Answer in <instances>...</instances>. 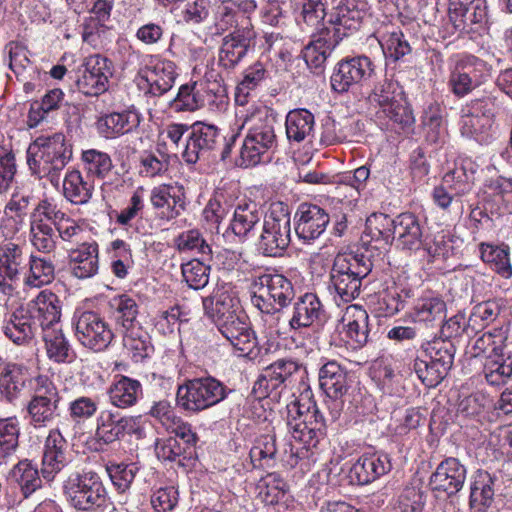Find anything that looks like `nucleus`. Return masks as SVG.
Segmentation results:
<instances>
[{"label":"nucleus","mask_w":512,"mask_h":512,"mask_svg":"<svg viewBox=\"0 0 512 512\" xmlns=\"http://www.w3.org/2000/svg\"><path fill=\"white\" fill-rule=\"evenodd\" d=\"M364 251L339 252L329 271L328 290L334 298L344 303L356 299L362 281L373 269L382 271L384 266V215L372 213L366 219L361 237Z\"/></svg>","instance_id":"1"},{"label":"nucleus","mask_w":512,"mask_h":512,"mask_svg":"<svg viewBox=\"0 0 512 512\" xmlns=\"http://www.w3.org/2000/svg\"><path fill=\"white\" fill-rule=\"evenodd\" d=\"M71 158V145L61 133L37 137L27 150V164L32 174L48 179L54 187L59 186L61 172Z\"/></svg>","instance_id":"2"},{"label":"nucleus","mask_w":512,"mask_h":512,"mask_svg":"<svg viewBox=\"0 0 512 512\" xmlns=\"http://www.w3.org/2000/svg\"><path fill=\"white\" fill-rule=\"evenodd\" d=\"M276 118L266 107L255 108L242 124L246 135L240 149L239 165L255 166L262 157L277 147Z\"/></svg>","instance_id":"3"},{"label":"nucleus","mask_w":512,"mask_h":512,"mask_svg":"<svg viewBox=\"0 0 512 512\" xmlns=\"http://www.w3.org/2000/svg\"><path fill=\"white\" fill-rule=\"evenodd\" d=\"M291 242V220L288 205L272 203L264 215L262 232L258 241L259 251L269 257H278Z\"/></svg>","instance_id":"4"},{"label":"nucleus","mask_w":512,"mask_h":512,"mask_svg":"<svg viewBox=\"0 0 512 512\" xmlns=\"http://www.w3.org/2000/svg\"><path fill=\"white\" fill-rule=\"evenodd\" d=\"M229 392L231 390L214 377L194 378L178 387L176 403L186 412L199 413L220 403Z\"/></svg>","instance_id":"5"},{"label":"nucleus","mask_w":512,"mask_h":512,"mask_svg":"<svg viewBox=\"0 0 512 512\" xmlns=\"http://www.w3.org/2000/svg\"><path fill=\"white\" fill-rule=\"evenodd\" d=\"M58 389L46 376L35 378L30 399L25 404L26 419L35 429L46 428L60 416Z\"/></svg>","instance_id":"6"},{"label":"nucleus","mask_w":512,"mask_h":512,"mask_svg":"<svg viewBox=\"0 0 512 512\" xmlns=\"http://www.w3.org/2000/svg\"><path fill=\"white\" fill-rule=\"evenodd\" d=\"M251 300L262 313L274 314L288 306L295 297L292 282L282 274L263 273L255 278Z\"/></svg>","instance_id":"7"},{"label":"nucleus","mask_w":512,"mask_h":512,"mask_svg":"<svg viewBox=\"0 0 512 512\" xmlns=\"http://www.w3.org/2000/svg\"><path fill=\"white\" fill-rule=\"evenodd\" d=\"M64 492L70 504L77 510L95 511L107 504V492L96 474H72L68 477Z\"/></svg>","instance_id":"8"},{"label":"nucleus","mask_w":512,"mask_h":512,"mask_svg":"<svg viewBox=\"0 0 512 512\" xmlns=\"http://www.w3.org/2000/svg\"><path fill=\"white\" fill-rule=\"evenodd\" d=\"M293 411L298 415L288 421V426L292 437L302 442L308 448L316 447L317 444L326 436V421L315 402L309 401L306 406L304 403L295 402L288 406V412Z\"/></svg>","instance_id":"9"},{"label":"nucleus","mask_w":512,"mask_h":512,"mask_svg":"<svg viewBox=\"0 0 512 512\" xmlns=\"http://www.w3.org/2000/svg\"><path fill=\"white\" fill-rule=\"evenodd\" d=\"M369 316L366 310L358 305H350L346 308L341 323L346 337L363 346L374 338L379 340L383 334L381 330L382 308L374 309Z\"/></svg>","instance_id":"10"},{"label":"nucleus","mask_w":512,"mask_h":512,"mask_svg":"<svg viewBox=\"0 0 512 512\" xmlns=\"http://www.w3.org/2000/svg\"><path fill=\"white\" fill-rule=\"evenodd\" d=\"M113 64L108 58L94 54L86 57L77 71L75 81L78 90L86 96H99L109 87Z\"/></svg>","instance_id":"11"},{"label":"nucleus","mask_w":512,"mask_h":512,"mask_svg":"<svg viewBox=\"0 0 512 512\" xmlns=\"http://www.w3.org/2000/svg\"><path fill=\"white\" fill-rule=\"evenodd\" d=\"M73 324L77 340L93 351L105 350L114 338L109 324L94 311H83L75 315Z\"/></svg>","instance_id":"12"},{"label":"nucleus","mask_w":512,"mask_h":512,"mask_svg":"<svg viewBox=\"0 0 512 512\" xmlns=\"http://www.w3.org/2000/svg\"><path fill=\"white\" fill-rule=\"evenodd\" d=\"M240 29L231 31L222 38L218 53V64L226 70H233L254 48L257 33L251 20H244Z\"/></svg>","instance_id":"13"},{"label":"nucleus","mask_w":512,"mask_h":512,"mask_svg":"<svg viewBox=\"0 0 512 512\" xmlns=\"http://www.w3.org/2000/svg\"><path fill=\"white\" fill-rule=\"evenodd\" d=\"M220 130L211 124L196 122L190 126V132L182 157L187 164H195L202 158H207L215 150L221 140Z\"/></svg>","instance_id":"14"},{"label":"nucleus","mask_w":512,"mask_h":512,"mask_svg":"<svg viewBox=\"0 0 512 512\" xmlns=\"http://www.w3.org/2000/svg\"><path fill=\"white\" fill-rule=\"evenodd\" d=\"M467 468L458 458L447 457L442 460L431 474L429 487L435 493L446 497L456 496L464 487Z\"/></svg>","instance_id":"15"},{"label":"nucleus","mask_w":512,"mask_h":512,"mask_svg":"<svg viewBox=\"0 0 512 512\" xmlns=\"http://www.w3.org/2000/svg\"><path fill=\"white\" fill-rule=\"evenodd\" d=\"M28 255L23 245L14 242L0 244V292L10 295L13 283L19 280L27 267Z\"/></svg>","instance_id":"16"},{"label":"nucleus","mask_w":512,"mask_h":512,"mask_svg":"<svg viewBox=\"0 0 512 512\" xmlns=\"http://www.w3.org/2000/svg\"><path fill=\"white\" fill-rule=\"evenodd\" d=\"M386 116L389 117L386 130L397 136L411 131L414 123L412 111L408 107L403 89L392 82L386 85Z\"/></svg>","instance_id":"17"},{"label":"nucleus","mask_w":512,"mask_h":512,"mask_svg":"<svg viewBox=\"0 0 512 512\" xmlns=\"http://www.w3.org/2000/svg\"><path fill=\"white\" fill-rule=\"evenodd\" d=\"M46 211H50L48 198L40 200L31 213L30 241L39 252L48 254L55 251L59 235Z\"/></svg>","instance_id":"18"},{"label":"nucleus","mask_w":512,"mask_h":512,"mask_svg":"<svg viewBox=\"0 0 512 512\" xmlns=\"http://www.w3.org/2000/svg\"><path fill=\"white\" fill-rule=\"evenodd\" d=\"M375 66L367 56H359L340 61L331 76V87L338 93L347 92L350 87L371 77Z\"/></svg>","instance_id":"19"},{"label":"nucleus","mask_w":512,"mask_h":512,"mask_svg":"<svg viewBox=\"0 0 512 512\" xmlns=\"http://www.w3.org/2000/svg\"><path fill=\"white\" fill-rule=\"evenodd\" d=\"M301 370V365L296 361L279 359L262 370L255 382L254 389L260 391L263 396H269L273 391L283 389L291 384Z\"/></svg>","instance_id":"20"},{"label":"nucleus","mask_w":512,"mask_h":512,"mask_svg":"<svg viewBox=\"0 0 512 512\" xmlns=\"http://www.w3.org/2000/svg\"><path fill=\"white\" fill-rule=\"evenodd\" d=\"M137 430V421L134 417L120 416L118 412L103 410L96 419L95 439L98 443L108 445Z\"/></svg>","instance_id":"21"},{"label":"nucleus","mask_w":512,"mask_h":512,"mask_svg":"<svg viewBox=\"0 0 512 512\" xmlns=\"http://www.w3.org/2000/svg\"><path fill=\"white\" fill-rule=\"evenodd\" d=\"M294 221L297 236L309 242L319 238L325 232L330 216L318 205L302 203L295 213Z\"/></svg>","instance_id":"22"},{"label":"nucleus","mask_w":512,"mask_h":512,"mask_svg":"<svg viewBox=\"0 0 512 512\" xmlns=\"http://www.w3.org/2000/svg\"><path fill=\"white\" fill-rule=\"evenodd\" d=\"M326 318L324 306L314 293H305L293 303L288 321L290 330L298 331L321 325Z\"/></svg>","instance_id":"23"},{"label":"nucleus","mask_w":512,"mask_h":512,"mask_svg":"<svg viewBox=\"0 0 512 512\" xmlns=\"http://www.w3.org/2000/svg\"><path fill=\"white\" fill-rule=\"evenodd\" d=\"M26 308L33 321L44 331L46 328H56L61 318L62 302L55 293L43 290Z\"/></svg>","instance_id":"24"},{"label":"nucleus","mask_w":512,"mask_h":512,"mask_svg":"<svg viewBox=\"0 0 512 512\" xmlns=\"http://www.w3.org/2000/svg\"><path fill=\"white\" fill-rule=\"evenodd\" d=\"M217 327L230 344L244 355L250 354L256 346L255 333L242 312Z\"/></svg>","instance_id":"25"},{"label":"nucleus","mask_w":512,"mask_h":512,"mask_svg":"<svg viewBox=\"0 0 512 512\" xmlns=\"http://www.w3.org/2000/svg\"><path fill=\"white\" fill-rule=\"evenodd\" d=\"M71 275L78 279L95 276L99 269V247L96 242H84L68 254Z\"/></svg>","instance_id":"26"},{"label":"nucleus","mask_w":512,"mask_h":512,"mask_svg":"<svg viewBox=\"0 0 512 512\" xmlns=\"http://www.w3.org/2000/svg\"><path fill=\"white\" fill-rule=\"evenodd\" d=\"M28 381L29 377L22 367L5 365L0 373V401L14 407L21 405Z\"/></svg>","instance_id":"27"},{"label":"nucleus","mask_w":512,"mask_h":512,"mask_svg":"<svg viewBox=\"0 0 512 512\" xmlns=\"http://www.w3.org/2000/svg\"><path fill=\"white\" fill-rule=\"evenodd\" d=\"M140 74L149 86L148 92L153 96L167 93L173 87L177 75L175 64L169 60H158L146 65Z\"/></svg>","instance_id":"28"},{"label":"nucleus","mask_w":512,"mask_h":512,"mask_svg":"<svg viewBox=\"0 0 512 512\" xmlns=\"http://www.w3.org/2000/svg\"><path fill=\"white\" fill-rule=\"evenodd\" d=\"M496 477L483 469L476 470L470 479L469 506L475 512H487L494 503Z\"/></svg>","instance_id":"29"},{"label":"nucleus","mask_w":512,"mask_h":512,"mask_svg":"<svg viewBox=\"0 0 512 512\" xmlns=\"http://www.w3.org/2000/svg\"><path fill=\"white\" fill-rule=\"evenodd\" d=\"M38 325L33 321L27 308L20 307L12 312L5 320L2 327L4 335L17 345L29 343Z\"/></svg>","instance_id":"30"},{"label":"nucleus","mask_w":512,"mask_h":512,"mask_svg":"<svg viewBox=\"0 0 512 512\" xmlns=\"http://www.w3.org/2000/svg\"><path fill=\"white\" fill-rule=\"evenodd\" d=\"M363 19V11L358 8L356 0H340L329 13L331 32L339 31V41L349 32L356 31Z\"/></svg>","instance_id":"31"},{"label":"nucleus","mask_w":512,"mask_h":512,"mask_svg":"<svg viewBox=\"0 0 512 512\" xmlns=\"http://www.w3.org/2000/svg\"><path fill=\"white\" fill-rule=\"evenodd\" d=\"M319 384L324 393L336 401L342 398L350 387L348 372L336 361H329L319 371Z\"/></svg>","instance_id":"32"},{"label":"nucleus","mask_w":512,"mask_h":512,"mask_svg":"<svg viewBox=\"0 0 512 512\" xmlns=\"http://www.w3.org/2000/svg\"><path fill=\"white\" fill-rule=\"evenodd\" d=\"M107 395L113 406L121 409L130 408L142 395V385L136 379L118 375L107 389Z\"/></svg>","instance_id":"33"},{"label":"nucleus","mask_w":512,"mask_h":512,"mask_svg":"<svg viewBox=\"0 0 512 512\" xmlns=\"http://www.w3.org/2000/svg\"><path fill=\"white\" fill-rule=\"evenodd\" d=\"M392 241L403 249H412L420 242L422 231L418 219L411 213H401L392 220Z\"/></svg>","instance_id":"34"},{"label":"nucleus","mask_w":512,"mask_h":512,"mask_svg":"<svg viewBox=\"0 0 512 512\" xmlns=\"http://www.w3.org/2000/svg\"><path fill=\"white\" fill-rule=\"evenodd\" d=\"M202 303L205 314L217 326L242 312L239 300L226 291L203 298Z\"/></svg>","instance_id":"35"},{"label":"nucleus","mask_w":512,"mask_h":512,"mask_svg":"<svg viewBox=\"0 0 512 512\" xmlns=\"http://www.w3.org/2000/svg\"><path fill=\"white\" fill-rule=\"evenodd\" d=\"M339 43V31L331 32L325 28L318 37L311 41L304 49V60L308 66L320 68L331 55Z\"/></svg>","instance_id":"36"},{"label":"nucleus","mask_w":512,"mask_h":512,"mask_svg":"<svg viewBox=\"0 0 512 512\" xmlns=\"http://www.w3.org/2000/svg\"><path fill=\"white\" fill-rule=\"evenodd\" d=\"M150 202L155 209H161L162 218L167 220L178 217L181 210H184L185 203L175 188L171 185L162 184L151 190Z\"/></svg>","instance_id":"37"},{"label":"nucleus","mask_w":512,"mask_h":512,"mask_svg":"<svg viewBox=\"0 0 512 512\" xmlns=\"http://www.w3.org/2000/svg\"><path fill=\"white\" fill-rule=\"evenodd\" d=\"M314 125V115L307 109H295L290 111L285 120L288 141L301 143L310 139L313 135Z\"/></svg>","instance_id":"38"},{"label":"nucleus","mask_w":512,"mask_h":512,"mask_svg":"<svg viewBox=\"0 0 512 512\" xmlns=\"http://www.w3.org/2000/svg\"><path fill=\"white\" fill-rule=\"evenodd\" d=\"M450 19L462 24H477L485 20L487 5L485 0H449Z\"/></svg>","instance_id":"39"},{"label":"nucleus","mask_w":512,"mask_h":512,"mask_svg":"<svg viewBox=\"0 0 512 512\" xmlns=\"http://www.w3.org/2000/svg\"><path fill=\"white\" fill-rule=\"evenodd\" d=\"M94 184L84 179L79 170L68 171L63 179V195L74 205L87 204L92 198Z\"/></svg>","instance_id":"40"},{"label":"nucleus","mask_w":512,"mask_h":512,"mask_svg":"<svg viewBox=\"0 0 512 512\" xmlns=\"http://www.w3.org/2000/svg\"><path fill=\"white\" fill-rule=\"evenodd\" d=\"M482 375L489 386L500 387L512 379V357L503 354L489 355L484 362Z\"/></svg>","instance_id":"41"},{"label":"nucleus","mask_w":512,"mask_h":512,"mask_svg":"<svg viewBox=\"0 0 512 512\" xmlns=\"http://www.w3.org/2000/svg\"><path fill=\"white\" fill-rule=\"evenodd\" d=\"M262 218L263 213L257 203L244 201L235 208L231 229L235 235L247 237Z\"/></svg>","instance_id":"42"},{"label":"nucleus","mask_w":512,"mask_h":512,"mask_svg":"<svg viewBox=\"0 0 512 512\" xmlns=\"http://www.w3.org/2000/svg\"><path fill=\"white\" fill-rule=\"evenodd\" d=\"M27 266L24 284L28 287L40 288L55 279V265L50 258L28 255Z\"/></svg>","instance_id":"43"},{"label":"nucleus","mask_w":512,"mask_h":512,"mask_svg":"<svg viewBox=\"0 0 512 512\" xmlns=\"http://www.w3.org/2000/svg\"><path fill=\"white\" fill-rule=\"evenodd\" d=\"M109 305L112 317L116 325L122 328V332L139 326L137 321L139 307L133 298L122 294L114 297Z\"/></svg>","instance_id":"44"},{"label":"nucleus","mask_w":512,"mask_h":512,"mask_svg":"<svg viewBox=\"0 0 512 512\" xmlns=\"http://www.w3.org/2000/svg\"><path fill=\"white\" fill-rule=\"evenodd\" d=\"M20 427L14 417L0 418V465L7 464L19 446Z\"/></svg>","instance_id":"45"},{"label":"nucleus","mask_w":512,"mask_h":512,"mask_svg":"<svg viewBox=\"0 0 512 512\" xmlns=\"http://www.w3.org/2000/svg\"><path fill=\"white\" fill-rule=\"evenodd\" d=\"M43 341L47 356L57 363L70 362L73 351L63 332L59 328H46L43 331Z\"/></svg>","instance_id":"46"},{"label":"nucleus","mask_w":512,"mask_h":512,"mask_svg":"<svg viewBox=\"0 0 512 512\" xmlns=\"http://www.w3.org/2000/svg\"><path fill=\"white\" fill-rule=\"evenodd\" d=\"M123 346L135 362L142 361L154 351L148 333L140 326L123 331Z\"/></svg>","instance_id":"47"},{"label":"nucleus","mask_w":512,"mask_h":512,"mask_svg":"<svg viewBox=\"0 0 512 512\" xmlns=\"http://www.w3.org/2000/svg\"><path fill=\"white\" fill-rule=\"evenodd\" d=\"M64 100V93L61 89L54 88L49 90L40 102L35 101L31 104L28 113V123L30 127L37 126L42 122L46 115L60 108Z\"/></svg>","instance_id":"48"},{"label":"nucleus","mask_w":512,"mask_h":512,"mask_svg":"<svg viewBox=\"0 0 512 512\" xmlns=\"http://www.w3.org/2000/svg\"><path fill=\"white\" fill-rule=\"evenodd\" d=\"M442 108L438 104H431L425 109L422 123L426 140L431 144L444 142L446 128L444 125Z\"/></svg>","instance_id":"49"},{"label":"nucleus","mask_w":512,"mask_h":512,"mask_svg":"<svg viewBox=\"0 0 512 512\" xmlns=\"http://www.w3.org/2000/svg\"><path fill=\"white\" fill-rule=\"evenodd\" d=\"M49 208L50 211L46 212L48 219L50 218L53 222L56 234L59 235V238L63 241H73L74 238L82 232L81 226L63 212L51 199H49Z\"/></svg>","instance_id":"50"},{"label":"nucleus","mask_w":512,"mask_h":512,"mask_svg":"<svg viewBox=\"0 0 512 512\" xmlns=\"http://www.w3.org/2000/svg\"><path fill=\"white\" fill-rule=\"evenodd\" d=\"M12 477L19 484L25 498L41 487L38 469L27 459L19 461L14 466Z\"/></svg>","instance_id":"51"},{"label":"nucleus","mask_w":512,"mask_h":512,"mask_svg":"<svg viewBox=\"0 0 512 512\" xmlns=\"http://www.w3.org/2000/svg\"><path fill=\"white\" fill-rule=\"evenodd\" d=\"M384 474V465L379 457H361L350 469L351 479L358 484L364 485L378 479Z\"/></svg>","instance_id":"52"},{"label":"nucleus","mask_w":512,"mask_h":512,"mask_svg":"<svg viewBox=\"0 0 512 512\" xmlns=\"http://www.w3.org/2000/svg\"><path fill=\"white\" fill-rule=\"evenodd\" d=\"M394 273L395 275L393 273L390 275L392 286L386 287V317L392 316L403 309L404 301L401 299L402 293L405 294V297L409 296V291L406 289L407 276L405 275V271L397 270Z\"/></svg>","instance_id":"53"},{"label":"nucleus","mask_w":512,"mask_h":512,"mask_svg":"<svg viewBox=\"0 0 512 512\" xmlns=\"http://www.w3.org/2000/svg\"><path fill=\"white\" fill-rule=\"evenodd\" d=\"M480 253L481 259L502 277L510 278L512 276V266L507 247L502 248L482 243Z\"/></svg>","instance_id":"54"},{"label":"nucleus","mask_w":512,"mask_h":512,"mask_svg":"<svg viewBox=\"0 0 512 512\" xmlns=\"http://www.w3.org/2000/svg\"><path fill=\"white\" fill-rule=\"evenodd\" d=\"M474 180V171H468L464 166H460L446 173L441 184L459 200L460 197L471 191Z\"/></svg>","instance_id":"55"},{"label":"nucleus","mask_w":512,"mask_h":512,"mask_svg":"<svg viewBox=\"0 0 512 512\" xmlns=\"http://www.w3.org/2000/svg\"><path fill=\"white\" fill-rule=\"evenodd\" d=\"M502 305L497 300H488L478 303L472 308L468 319V327L473 331L482 329L498 319Z\"/></svg>","instance_id":"56"},{"label":"nucleus","mask_w":512,"mask_h":512,"mask_svg":"<svg viewBox=\"0 0 512 512\" xmlns=\"http://www.w3.org/2000/svg\"><path fill=\"white\" fill-rule=\"evenodd\" d=\"M266 69L260 62L249 66L245 72L242 81L237 85L235 92V101L239 105H245L250 92L255 90L265 79Z\"/></svg>","instance_id":"57"},{"label":"nucleus","mask_w":512,"mask_h":512,"mask_svg":"<svg viewBox=\"0 0 512 512\" xmlns=\"http://www.w3.org/2000/svg\"><path fill=\"white\" fill-rule=\"evenodd\" d=\"M460 72H462L467 79L478 87L485 83L490 76V67L482 59L473 56L465 55L456 61L454 65Z\"/></svg>","instance_id":"58"},{"label":"nucleus","mask_w":512,"mask_h":512,"mask_svg":"<svg viewBox=\"0 0 512 512\" xmlns=\"http://www.w3.org/2000/svg\"><path fill=\"white\" fill-rule=\"evenodd\" d=\"M98 129L106 138L128 133L135 125L129 113H110L98 120Z\"/></svg>","instance_id":"59"},{"label":"nucleus","mask_w":512,"mask_h":512,"mask_svg":"<svg viewBox=\"0 0 512 512\" xmlns=\"http://www.w3.org/2000/svg\"><path fill=\"white\" fill-rule=\"evenodd\" d=\"M82 161L88 177L104 178L113 168L110 156L96 149L83 151Z\"/></svg>","instance_id":"60"},{"label":"nucleus","mask_w":512,"mask_h":512,"mask_svg":"<svg viewBox=\"0 0 512 512\" xmlns=\"http://www.w3.org/2000/svg\"><path fill=\"white\" fill-rule=\"evenodd\" d=\"M201 259H193L182 265V275L190 288L199 290L209 282L210 267Z\"/></svg>","instance_id":"61"},{"label":"nucleus","mask_w":512,"mask_h":512,"mask_svg":"<svg viewBox=\"0 0 512 512\" xmlns=\"http://www.w3.org/2000/svg\"><path fill=\"white\" fill-rule=\"evenodd\" d=\"M244 20H250L248 16L239 13L235 7L223 4L218 8L215 17V28L217 34H223L227 31H236L244 25Z\"/></svg>","instance_id":"62"},{"label":"nucleus","mask_w":512,"mask_h":512,"mask_svg":"<svg viewBox=\"0 0 512 512\" xmlns=\"http://www.w3.org/2000/svg\"><path fill=\"white\" fill-rule=\"evenodd\" d=\"M286 483L276 473L268 474L258 485V496L268 505H274L283 498L286 492Z\"/></svg>","instance_id":"63"},{"label":"nucleus","mask_w":512,"mask_h":512,"mask_svg":"<svg viewBox=\"0 0 512 512\" xmlns=\"http://www.w3.org/2000/svg\"><path fill=\"white\" fill-rule=\"evenodd\" d=\"M155 454L157 458L161 461H177L179 464L184 465L182 463L181 457L183 460L189 458L187 455V450H185L182 443L172 436L157 439L155 442Z\"/></svg>","instance_id":"64"}]
</instances>
